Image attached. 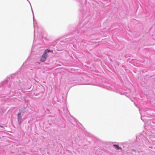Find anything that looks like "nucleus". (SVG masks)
Listing matches in <instances>:
<instances>
[{
    "label": "nucleus",
    "instance_id": "obj_1",
    "mask_svg": "<svg viewBox=\"0 0 155 155\" xmlns=\"http://www.w3.org/2000/svg\"><path fill=\"white\" fill-rule=\"evenodd\" d=\"M47 57V55L44 53L42 55L41 58L40 59V61L42 62H44L46 60Z\"/></svg>",
    "mask_w": 155,
    "mask_h": 155
},
{
    "label": "nucleus",
    "instance_id": "obj_3",
    "mask_svg": "<svg viewBox=\"0 0 155 155\" xmlns=\"http://www.w3.org/2000/svg\"><path fill=\"white\" fill-rule=\"evenodd\" d=\"M113 146L117 150L121 149L122 150V148L119 147L117 145L114 144L113 145Z\"/></svg>",
    "mask_w": 155,
    "mask_h": 155
},
{
    "label": "nucleus",
    "instance_id": "obj_2",
    "mask_svg": "<svg viewBox=\"0 0 155 155\" xmlns=\"http://www.w3.org/2000/svg\"><path fill=\"white\" fill-rule=\"evenodd\" d=\"M21 113H19L18 114V121L19 124H20L21 121Z\"/></svg>",
    "mask_w": 155,
    "mask_h": 155
},
{
    "label": "nucleus",
    "instance_id": "obj_6",
    "mask_svg": "<svg viewBox=\"0 0 155 155\" xmlns=\"http://www.w3.org/2000/svg\"><path fill=\"white\" fill-rule=\"evenodd\" d=\"M0 127H2V128L3 127L2 126H0Z\"/></svg>",
    "mask_w": 155,
    "mask_h": 155
},
{
    "label": "nucleus",
    "instance_id": "obj_4",
    "mask_svg": "<svg viewBox=\"0 0 155 155\" xmlns=\"http://www.w3.org/2000/svg\"><path fill=\"white\" fill-rule=\"evenodd\" d=\"M50 52V50H48V49H46L45 50L44 53L46 55H47V52Z\"/></svg>",
    "mask_w": 155,
    "mask_h": 155
},
{
    "label": "nucleus",
    "instance_id": "obj_5",
    "mask_svg": "<svg viewBox=\"0 0 155 155\" xmlns=\"http://www.w3.org/2000/svg\"><path fill=\"white\" fill-rule=\"evenodd\" d=\"M53 51L52 50H51V51L50 50V52H52Z\"/></svg>",
    "mask_w": 155,
    "mask_h": 155
}]
</instances>
